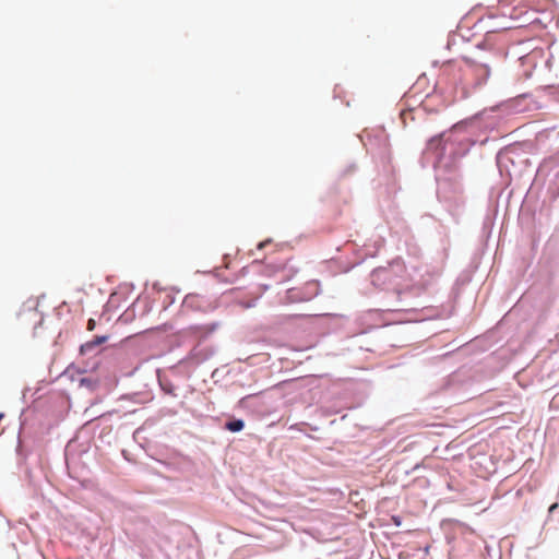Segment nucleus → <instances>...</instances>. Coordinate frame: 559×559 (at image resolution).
<instances>
[{
    "label": "nucleus",
    "instance_id": "1",
    "mask_svg": "<svg viewBox=\"0 0 559 559\" xmlns=\"http://www.w3.org/2000/svg\"><path fill=\"white\" fill-rule=\"evenodd\" d=\"M107 340V336H97L95 340L87 342L81 346V352L86 353L87 350H91L93 347L100 345Z\"/></svg>",
    "mask_w": 559,
    "mask_h": 559
},
{
    "label": "nucleus",
    "instance_id": "2",
    "mask_svg": "<svg viewBox=\"0 0 559 559\" xmlns=\"http://www.w3.org/2000/svg\"><path fill=\"white\" fill-rule=\"evenodd\" d=\"M245 423L241 419L231 420L226 424V428L231 432L241 431Z\"/></svg>",
    "mask_w": 559,
    "mask_h": 559
},
{
    "label": "nucleus",
    "instance_id": "3",
    "mask_svg": "<svg viewBox=\"0 0 559 559\" xmlns=\"http://www.w3.org/2000/svg\"><path fill=\"white\" fill-rule=\"evenodd\" d=\"M557 507H558V504H557V503H554L552 506H550V508H549V512H552Z\"/></svg>",
    "mask_w": 559,
    "mask_h": 559
},
{
    "label": "nucleus",
    "instance_id": "4",
    "mask_svg": "<svg viewBox=\"0 0 559 559\" xmlns=\"http://www.w3.org/2000/svg\"><path fill=\"white\" fill-rule=\"evenodd\" d=\"M93 326H94V321H93V320H90V321H88V329L91 330V329H93Z\"/></svg>",
    "mask_w": 559,
    "mask_h": 559
}]
</instances>
